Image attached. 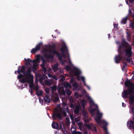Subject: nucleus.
Listing matches in <instances>:
<instances>
[{"mask_svg":"<svg viewBox=\"0 0 134 134\" xmlns=\"http://www.w3.org/2000/svg\"><path fill=\"white\" fill-rule=\"evenodd\" d=\"M81 80L83 81H84L85 80V78L83 76H81Z\"/></svg>","mask_w":134,"mask_h":134,"instance_id":"nucleus-52","label":"nucleus"},{"mask_svg":"<svg viewBox=\"0 0 134 134\" xmlns=\"http://www.w3.org/2000/svg\"><path fill=\"white\" fill-rule=\"evenodd\" d=\"M67 55H68L67 57L69 58V62H71V61H70V57H69V53H68Z\"/></svg>","mask_w":134,"mask_h":134,"instance_id":"nucleus-59","label":"nucleus"},{"mask_svg":"<svg viewBox=\"0 0 134 134\" xmlns=\"http://www.w3.org/2000/svg\"><path fill=\"white\" fill-rule=\"evenodd\" d=\"M42 44V42L39 43L36 47L35 48H33L31 50V52L32 53H36L40 49L41 46Z\"/></svg>","mask_w":134,"mask_h":134,"instance_id":"nucleus-9","label":"nucleus"},{"mask_svg":"<svg viewBox=\"0 0 134 134\" xmlns=\"http://www.w3.org/2000/svg\"><path fill=\"white\" fill-rule=\"evenodd\" d=\"M52 126L54 129H59V125L58 123L54 121L52 122Z\"/></svg>","mask_w":134,"mask_h":134,"instance_id":"nucleus-15","label":"nucleus"},{"mask_svg":"<svg viewBox=\"0 0 134 134\" xmlns=\"http://www.w3.org/2000/svg\"><path fill=\"white\" fill-rule=\"evenodd\" d=\"M25 62H26V65H30L31 64L33 63L35 60H32L30 58H28L26 59L25 58L24 59Z\"/></svg>","mask_w":134,"mask_h":134,"instance_id":"nucleus-14","label":"nucleus"},{"mask_svg":"<svg viewBox=\"0 0 134 134\" xmlns=\"http://www.w3.org/2000/svg\"><path fill=\"white\" fill-rule=\"evenodd\" d=\"M59 118V120H61L62 119L61 114L59 112L57 113H54L52 115V118L53 120L57 119V118Z\"/></svg>","mask_w":134,"mask_h":134,"instance_id":"nucleus-10","label":"nucleus"},{"mask_svg":"<svg viewBox=\"0 0 134 134\" xmlns=\"http://www.w3.org/2000/svg\"><path fill=\"white\" fill-rule=\"evenodd\" d=\"M44 57L47 59H53L54 56L52 54H48L47 53H45L44 55Z\"/></svg>","mask_w":134,"mask_h":134,"instance_id":"nucleus-16","label":"nucleus"},{"mask_svg":"<svg viewBox=\"0 0 134 134\" xmlns=\"http://www.w3.org/2000/svg\"><path fill=\"white\" fill-rule=\"evenodd\" d=\"M50 47H51L52 49H55L56 46L55 44H53L52 45H50Z\"/></svg>","mask_w":134,"mask_h":134,"instance_id":"nucleus-39","label":"nucleus"},{"mask_svg":"<svg viewBox=\"0 0 134 134\" xmlns=\"http://www.w3.org/2000/svg\"><path fill=\"white\" fill-rule=\"evenodd\" d=\"M72 134H82V133L81 132H76L75 131H73L72 132Z\"/></svg>","mask_w":134,"mask_h":134,"instance_id":"nucleus-36","label":"nucleus"},{"mask_svg":"<svg viewBox=\"0 0 134 134\" xmlns=\"http://www.w3.org/2000/svg\"><path fill=\"white\" fill-rule=\"evenodd\" d=\"M79 111H80V109H79L78 108H76L74 110V113L75 114H78L79 113Z\"/></svg>","mask_w":134,"mask_h":134,"instance_id":"nucleus-31","label":"nucleus"},{"mask_svg":"<svg viewBox=\"0 0 134 134\" xmlns=\"http://www.w3.org/2000/svg\"><path fill=\"white\" fill-rule=\"evenodd\" d=\"M41 104H43V101L42 99H41V98L40 97H39L38 98Z\"/></svg>","mask_w":134,"mask_h":134,"instance_id":"nucleus-46","label":"nucleus"},{"mask_svg":"<svg viewBox=\"0 0 134 134\" xmlns=\"http://www.w3.org/2000/svg\"><path fill=\"white\" fill-rule=\"evenodd\" d=\"M74 95L76 98H78L79 97V96L78 93L77 92H75L74 93Z\"/></svg>","mask_w":134,"mask_h":134,"instance_id":"nucleus-47","label":"nucleus"},{"mask_svg":"<svg viewBox=\"0 0 134 134\" xmlns=\"http://www.w3.org/2000/svg\"><path fill=\"white\" fill-rule=\"evenodd\" d=\"M44 100L45 102L47 103H49L50 102V100L48 95H47L44 97Z\"/></svg>","mask_w":134,"mask_h":134,"instance_id":"nucleus-23","label":"nucleus"},{"mask_svg":"<svg viewBox=\"0 0 134 134\" xmlns=\"http://www.w3.org/2000/svg\"><path fill=\"white\" fill-rule=\"evenodd\" d=\"M127 66V64L126 63L124 62L123 63V66L122 68V69L123 70L124 69L126 66Z\"/></svg>","mask_w":134,"mask_h":134,"instance_id":"nucleus-38","label":"nucleus"},{"mask_svg":"<svg viewBox=\"0 0 134 134\" xmlns=\"http://www.w3.org/2000/svg\"><path fill=\"white\" fill-rule=\"evenodd\" d=\"M66 92L68 96L69 97L71 95L72 92L68 89H67L66 90Z\"/></svg>","mask_w":134,"mask_h":134,"instance_id":"nucleus-27","label":"nucleus"},{"mask_svg":"<svg viewBox=\"0 0 134 134\" xmlns=\"http://www.w3.org/2000/svg\"><path fill=\"white\" fill-rule=\"evenodd\" d=\"M133 124H134V121L132 120H130L127 123V126L129 127H131Z\"/></svg>","mask_w":134,"mask_h":134,"instance_id":"nucleus-21","label":"nucleus"},{"mask_svg":"<svg viewBox=\"0 0 134 134\" xmlns=\"http://www.w3.org/2000/svg\"><path fill=\"white\" fill-rule=\"evenodd\" d=\"M130 2L131 3H133L134 1V0H129Z\"/></svg>","mask_w":134,"mask_h":134,"instance_id":"nucleus-58","label":"nucleus"},{"mask_svg":"<svg viewBox=\"0 0 134 134\" xmlns=\"http://www.w3.org/2000/svg\"><path fill=\"white\" fill-rule=\"evenodd\" d=\"M80 116H79L77 117V118H75V121L76 122H77L79 121H80Z\"/></svg>","mask_w":134,"mask_h":134,"instance_id":"nucleus-35","label":"nucleus"},{"mask_svg":"<svg viewBox=\"0 0 134 134\" xmlns=\"http://www.w3.org/2000/svg\"><path fill=\"white\" fill-rule=\"evenodd\" d=\"M41 59L42 60V63L44 64L46 62V60L44 59V58L43 57H41Z\"/></svg>","mask_w":134,"mask_h":134,"instance_id":"nucleus-43","label":"nucleus"},{"mask_svg":"<svg viewBox=\"0 0 134 134\" xmlns=\"http://www.w3.org/2000/svg\"><path fill=\"white\" fill-rule=\"evenodd\" d=\"M52 78L53 79V80H55L57 81L58 80L57 77L55 75H53Z\"/></svg>","mask_w":134,"mask_h":134,"instance_id":"nucleus-42","label":"nucleus"},{"mask_svg":"<svg viewBox=\"0 0 134 134\" xmlns=\"http://www.w3.org/2000/svg\"><path fill=\"white\" fill-rule=\"evenodd\" d=\"M41 66L42 68H43V67H45V65H44V64L42 63L41 65Z\"/></svg>","mask_w":134,"mask_h":134,"instance_id":"nucleus-57","label":"nucleus"},{"mask_svg":"<svg viewBox=\"0 0 134 134\" xmlns=\"http://www.w3.org/2000/svg\"><path fill=\"white\" fill-rule=\"evenodd\" d=\"M24 75L25 78L22 79L20 82L22 83L26 82H33L34 77L32 74H31V68L29 67L27 69V72Z\"/></svg>","mask_w":134,"mask_h":134,"instance_id":"nucleus-5","label":"nucleus"},{"mask_svg":"<svg viewBox=\"0 0 134 134\" xmlns=\"http://www.w3.org/2000/svg\"><path fill=\"white\" fill-rule=\"evenodd\" d=\"M53 80L51 79L49 80H45L44 83L46 85H50L52 83Z\"/></svg>","mask_w":134,"mask_h":134,"instance_id":"nucleus-20","label":"nucleus"},{"mask_svg":"<svg viewBox=\"0 0 134 134\" xmlns=\"http://www.w3.org/2000/svg\"><path fill=\"white\" fill-rule=\"evenodd\" d=\"M70 117L71 120H74V118L72 115L71 114H70Z\"/></svg>","mask_w":134,"mask_h":134,"instance_id":"nucleus-50","label":"nucleus"},{"mask_svg":"<svg viewBox=\"0 0 134 134\" xmlns=\"http://www.w3.org/2000/svg\"><path fill=\"white\" fill-rule=\"evenodd\" d=\"M40 55H36V58L35 60L33 63V65L32 68V70L34 71L37 70V67L38 64H37V62L39 61L40 59Z\"/></svg>","mask_w":134,"mask_h":134,"instance_id":"nucleus-7","label":"nucleus"},{"mask_svg":"<svg viewBox=\"0 0 134 134\" xmlns=\"http://www.w3.org/2000/svg\"><path fill=\"white\" fill-rule=\"evenodd\" d=\"M45 92L46 93L48 94L49 92V88H47L45 89Z\"/></svg>","mask_w":134,"mask_h":134,"instance_id":"nucleus-45","label":"nucleus"},{"mask_svg":"<svg viewBox=\"0 0 134 134\" xmlns=\"http://www.w3.org/2000/svg\"><path fill=\"white\" fill-rule=\"evenodd\" d=\"M118 51L119 53L118 54L115 56L114 58V60L116 63L118 64L122 59L123 55H124L125 52L118 49Z\"/></svg>","mask_w":134,"mask_h":134,"instance_id":"nucleus-6","label":"nucleus"},{"mask_svg":"<svg viewBox=\"0 0 134 134\" xmlns=\"http://www.w3.org/2000/svg\"><path fill=\"white\" fill-rule=\"evenodd\" d=\"M130 129H132L134 131V124H133L132 125V126L131 127H130Z\"/></svg>","mask_w":134,"mask_h":134,"instance_id":"nucleus-54","label":"nucleus"},{"mask_svg":"<svg viewBox=\"0 0 134 134\" xmlns=\"http://www.w3.org/2000/svg\"><path fill=\"white\" fill-rule=\"evenodd\" d=\"M102 124L103 125L102 127L103 129L105 130L107 133H108L107 126L108 125V123L105 121H103L102 122Z\"/></svg>","mask_w":134,"mask_h":134,"instance_id":"nucleus-13","label":"nucleus"},{"mask_svg":"<svg viewBox=\"0 0 134 134\" xmlns=\"http://www.w3.org/2000/svg\"><path fill=\"white\" fill-rule=\"evenodd\" d=\"M72 70L74 73L75 75L77 76V80H81V76H79L81 73V71L78 70L76 68L73 69Z\"/></svg>","mask_w":134,"mask_h":134,"instance_id":"nucleus-8","label":"nucleus"},{"mask_svg":"<svg viewBox=\"0 0 134 134\" xmlns=\"http://www.w3.org/2000/svg\"><path fill=\"white\" fill-rule=\"evenodd\" d=\"M118 25L117 24H114V26L115 28H116L117 29H118Z\"/></svg>","mask_w":134,"mask_h":134,"instance_id":"nucleus-51","label":"nucleus"},{"mask_svg":"<svg viewBox=\"0 0 134 134\" xmlns=\"http://www.w3.org/2000/svg\"><path fill=\"white\" fill-rule=\"evenodd\" d=\"M59 100V98L58 97H56L54 99V101L55 102H58Z\"/></svg>","mask_w":134,"mask_h":134,"instance_id":"nucleus-44","label":"nucleus"},{"mask_svg":"<svg viewBox=\"0 0 134 134\" xmlns=\"http://www.w3.org/2000/svg\"><path fill=\"white\" fill-rule=\"evenodd\" d=\"M58 92L60 94L64 95L65 94V92L64 90V88L59 89L58 90Z\"/></svg>","mask_w":134,"mask_h":134,"instance_id":"nucleus-19","label":"nucleus"},{"mask_svg":"<svg viewBox=\"0 0 134 134\" xmlns=\"http://www.w3.org/2000/svg\"><path fill=\"white\" fill-rule=\"evenodd\" d=\"M131 27L132 29H134V24L133 23H131Z\"/></svg>","mask_w":134,"mask_h":134,"instance_id":"nucleus-55","label":"nucleus"},{"mask_svg":"<svg viewBox=\"0 0 134 134\" xmlns=\"http://www.w3.org/2000/svg\"><path fill=\"white\" fill-rule=\"evenodd\" d=\"M45 77H46V78H47V77L46 76H43L39 79V81L41 82H42L43 80H44L45 79Z\"/></svg>","mask_w":134,"mask_h":134,"instance_id":"nucleus-34","label":"nucleus"},{"mask_svg":"<svg viewBox=\"0 0 134 134\" xmlns=\"http://www.w3.org/2000/svg\"><path fill=\"white\" fill-rule=\"evenodd\" d=\"M59 50L61 51L62 53L61 54L59 53V55H57V57L58 58L59 60L61 61L62 64H65V62H66L65 60H64L63 62L62 61V58L64 57L65 58L66 55L65 54L66 53H68V47L66 46V44L64 43L61 46V48H59Z\"/></svg>","mask_w":134,"mask_h":134,"instance_id":"nucleus-4","label":"nucleus"},{"mask_svg":"<svg viewBox=\"0 0 134 134\" xmlns=\"http://www.w3.org/2000/svg\"><path fill=\"white\" fill-rule=\"evenodd\" d=\"M20 66H19L18 67V70L17 72L18 74H20V72L23 73L24 74H25L27 72V71H25V65H23L22 66L21 70H20Z\"/></svg>","mask_w":134,"mask_h":134,"instance_id":"nucleus-11","label":"nucleus"},{"mask_svg":"<svg viewBox=\"0 0 134 134\" xmlns=\"http://www.w3.org/2000/svg\"><path fill=\"white\" fill-rule=\"evenodd\" d=\"M91 125H92V126H91L89 124H85V125L86 127H87L88 129L91 130L92 131H93V129L92 128L93 124H91Z\"/></svg>","mask_w":134,"mask_h":134,"instance_id":"nucleus-22","label":"nucleus"},{"mask_svg":"<svg viewBox=\"0 0 134 134\" xmlns=\"http://www.w3.org/2000/svg\"><path fill=\"white\" fill-rule=\"evenodd\" d=\"M72 86L73 87H75L76 88H77L78 86V84L76 83H74L73 84Z\"/></svg>","mask_w":134,"mask_h":134,"instance_id":"nucleus-41","label":"nucleus"},{"mask_svg":"<svg viewBox=\"0 0 134 134\" xmlns=\"http://www.w3.org/2000/svg\"><path fill=\"white\" fill-rule=\"evenodd\" d=\"M74 107V105L73 104H71L70 105V107L71 108H73Z\"/></svg>","mask_w":134,"mask_h":134,"instance_id":"nucleus-60","label":"nucleus"},{"mask_svg":"<svg viewBox=\"0 0 134 134\" xmlns=\"http://www.w3.org/2000/svg\"><path fill=\"white\" fill-rule=\"evenodd\" d=\"M64 86L66 88L68 87H71L70 85L68 82L64 83Z\"/></svg>","mask_w":134,"mask_h":134,"instance_id":"nucleus-30","label":"nucleus"},{"mask_svg":"<svg viewBox=\"0 0 134 134\" xmlns=\"http://www.w3.org/2000/svg\"><path fill=\"white\" fill-rule=\"evenodd\" d=\"M84 134H88V132L87 131H85L84 132Z\"/></svg>","mask_w":134,"mask_h":134,"instance_id":"nucleus-61","label":"nucleus"},{"mask_svg":"<svg viewBox=\"0 0 134 134\" xmlns=\"http://www.w3.org/2000/svg\"><path fill=\"white\" fill-rule=\"evenodd\" d=\"M122 43L119 45L118 49L124 51L126 53L129 54L132 50L131 46L124 39H122Z\"/></svg>","mask_w":134,"mask_h":134,"instance_id":"nucleus-3","label":"nucleus"},{"mask_svg":"<svg viewBox=\"0 0 134 134\" xmlns=\"http://www.w3.org/2000/svg\"><path fill=\"white\" fill-rule=\"evenodd\" d=\"M65 68L67 71H69L71 70V67L69 65H66L65 66Z\"/></svg>","mask_w":134,"mask_h":134,"instance_id":"nucleus-32","label":"nucleus"},{"mask_svg":"<svg viewBox=\"0 0 134 134\" xmlns=\"http://www.w3.org/2000/svg\"><path fill=\"white\" fill-rule=\"evenodd\" d=\"M43 71H44V73H45L47 71V69L45 67H43L42 68Z\"/></svg>","mask_w":134,"mask_h":134,"instance_id":"nucleus-48","label":"nucleus"},{"mask_svg":"<svg viewBox=\"0 0 134 134\" xmlns=\"http://www.w3.org/2000/svg\"><path fill=\"white\" fill-rule=\"evenodd\" d=\"M60 128L59 129H62V131L65 133V132H66V129L65 128L63 124V122H61L60 123Z\"/></svg>","mask_w":134,"mask_h":134,"instance_id":"nucleus-17","label":"nucleus"},{"mask_svg":"<svg viewBox=\"0 0 134 134\" xmlns=\"http://www.w3.org/2000/svg\"><path fill=\"white\" fill-rule=\"evenodd\" d=\"M90 103L91 105L92 103H93L94 105H95V108L90 109V112L91 114L93 115H94V112L96 110L98 111L97 113V116L94 118V120L98 124L100 125L101 122V119L102 117V114L99 112V111L98 109V106L95 105L92 100L90 101Z\"/></svg>","mask_w":134,"mask_h":134,"instance_id":"nucleus-2","label":"nucleus"},{"mask_svg":"<svg viewBox=\"0 0 134 134\" xmlns=\"http://www.w3.org/2000/svg\"><path fill=\"white\" fill-rule=\"evenodd\" d=\"M78 124L79 128L81 130L82 129V123L81 122H80L78 123Z\"/></svg>","mask_w":134,"mask_h":134,"instance_id":"nucleus-33","label":"nucleus"},{"mask_svg":"<svg viewBox=\"0 0 134 134\" xmlns=\"http://www.w3.org/2000/svg\"><path fill=\"white\" fill-rule=\"evenodd\" d=\"M58 64H55L54 65L53 68V70L54 72L56 71L58 69Z\"/></svg>","mask_w":134,"mask_h":134,"instance_id":"nucleus-25","label":"nucleus"},{"mask_svg":"<svg viewBox=\"0 0 134 134\" xmlns=\"http://www.w3.org/2000/svg\"><path fill=\"white\" fill-rule=\"evenodd\" d=\"M83 83H84V85H85V86H87V85H86V83H85V81H83Z\"/></svg>","mask_w":134,"mask_h":134,"instance_id":"nucleus-63","label":"nucleus"},{"mask_svg":"<svg viewBox=\"0 0 134 134\" xmlns=\"http://www.w3.org/2000/svg\"><path fill=\"white\" fill-rule=\"evenodd\" d=\"M49 52L50 53H53L56 55L57 56V55H59V52L57 51L56 49H51L49 51Z\"/></svg>","mask_w":134,"mask_h":134,"instance_id":"nucleus-18","label":"nucleus"},{"mask_svg":"<svg viewBox=\"0 0 134 134\" xmlns=\"http://www.w3.org/2000/svg\"><path fill=\"white\" fill-rule=\"evenodd\" d=\"M43 91H38L36 92V94L37 96L39 97L41 96L43 94Z\"/></svg>","mask_w":134,"mask_h":134,"instance_id":"nucleus-24","label":"nucleus"},{"mask_svg":"<svg viewBox=\"0 0 134 134\" xmlns=\"http://www.w3.org/2000/svg\"><path fill=\"white\" fill-rule=\"evenodd\" d=\"M48 75L49 77L50 78L52 77V75L49 74H48Z\"/></svg>","mask_w":134,"mask_h":134,"instance_id":"nucleus-56","label":"nucleus"},{"mask_svg":"<svg viewBox=\"0 0 134 134\" xmlns=\"http://www.w3.org/2000/svg\"><path fill=\"white\" fill-rule=\"evenodd\" d=\"M51 88L52 91L55 90L57 88V86L55 85H53L51 87Z\"/></svg>","mask_w":134,"mask_h":134,"instance_id":"nucleus-37","label":"nucleus"},{"mask_svg":"<svg viewBox=\"0 0 134 134\" xmlns=\"http://www.w3.org/2000/svg\"><path fill=\"white\" fill-rule=\"evenodd\" d=\"M125 86L127 87V90L123 91L122 97L126 98L127 97L128 95L130 96L129 97V107L131 111L134 110V83L131 82L128 80L125 82Z\"/></svg>","mask_w":134,"mask_h":134,"instance_id":"nucleus-1","label":"nucleus"},{"mask_svg":"<svg viewBox=\"0 0 134 134\" xmlns=\"http://www.w3.org/2000/svg\"><path fill=\"white\" fill-rule=\"evenodd\" d=\"M28 83H29V87L31 88V90L34 89V88L35 85H34V81Z\"/></svg>","mask_w":134,"mask_h":134,"instance_id":"nucleus-26","label":"nucleus"},{"mask_svg":"<svg viewBox=\"0 0 134 134\" xmlns=\"http://www.w3.org/2000/svg\"><path fill=\"white\" fill-rule=\"evenodd\" d=\"M33 93V91L32 90H31L30 92V93L31 94H32Z\"/></svg>","mask_w":134,"mask_h":134,"instance_id":"nucleus-62","label":"nucleus"},{"mask_svg":"<svg viewBox=\"0 0 134 134\" xmlns=\"http://www.w3.org/2000/svg\"><path fill=\"white\" fill-rule=\"evenodd\" d=\"M127 17L124 18L121 20V23H122L125 24L127 22Z\"/></svg>","mask_w":134,"mask_h":134,"instance_id":"nucleus-29","label":"nucleus"},{"mask_svg":"<svg viewBox=\"0 0 134 134\" xmlns=\"http://www.w3.org/2000/svg\"><path fill=\"white\" fill-rule=\"evenodd\" d=\"M62 113L63 116L64 117H65L66 116L67 114L64 111H63L62 112Z\"/></svg>","mask_w":134,"mask_h":134,"instance_id":"nucleus-49","label":"nucleus"},{"mask_svg":"<svg viewBox=\"0 0 134 134\" xmlns=\"http://www.w3.org/2000/svg\"><path fill=\"white\" fill-rule=\"evenodd\" d=\"M93 128H94V129H93V131H94L96 132H97V129H96V127L95 126H93Z\"/></svg>","mask_w":134,"mask_h":134,"instance_id":"nucleus-53","label":"nucleus"},{"mask_svg":"<svg viewBox=\"0 0 134 134\" xmlns=\"http://www.w3.org/2000/svg\"><path fill=\"white\" fill-rule=\"evenodd\" d=\"M18 74H19V75L18 76V79H21L22 78L24 77V76H25L24 75L25 74H23V75H22L20 73Z\"/></svg>","mask_w":134,"mask_h":134,"instance_id":"nucleus-28","label":"nucleus"},{"mask_svg":"<svg viewBox=\"0 0 134 134\" xmlns=\"http://www.w3.org/2000/svg\"><path fill=\"white\" fill-rule=\"evenodd\" d=\"M34 89H35V90L36 91H38V90L39 89V87L37 85H35L34 87Z\"/></svg>","mask_w":134,"mask_h":134,"instance_id":"nucleus-40","label":"nucleus"},{"mask_svg":"<svg viewBox=\"0 0 134 134\" xmlns=\"http://www.w3.org/2000/svg\"><path fill=\"white\" fill-rule=\"evenodd\" d=\"M132 50H131V53L129 54L126 53L125 52L124 54H125L126 56H127V58L126 59V60L127 63H130L131 62V59L130 58L132 57Z\"/></svg>","mask_w":134,"mask_h":134,"instance_id":"nucleus-12","label":"nucleus"},{"mask_svg":"<svg viewBox=\"0 0 134 134\" xmlns=\"http://www.w3.org/2000/svg\"><path fill=\"white\" fill-rule=\"evenodd\" d=\"M83 83H84V85H85V86H87V85H86V83H85V81H83Z\"/></svg>","mask_w":134,"mask_h":134,"instance_id":"nucleus-64","label":"nucleus"}]
</instances>
